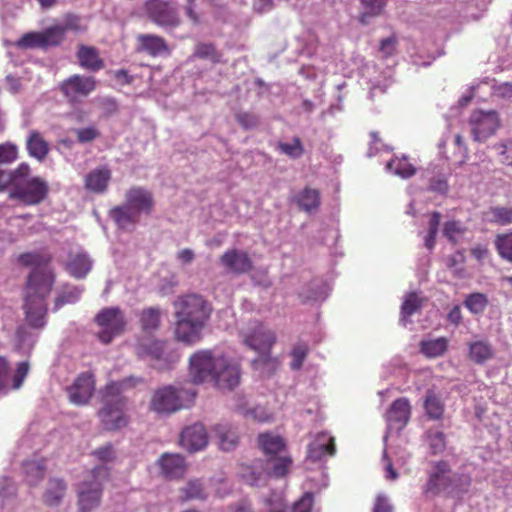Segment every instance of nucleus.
<instances>
[{
	"label": "nucleus",
	"mask_w": 512,
	"mask_h": 512,
	"mask_svg": "<svg viewBox=\"0 0 512 512\" xmlns=\"http://www.w3.org/2000/svg\"><path fill=\"white\" fill-rule=\"evenodd\" d=\"M175 339L187 346L195 345L203 338L213 307L202 295L187 293L179 295L173 302Z\"/></svg>",
	"instance_id": "obj_1"
},
{
	"label": "nucleus",
	"mask_w": 512,
	"mask_h": 512,
	"mask_svg": "<svg viewBox=\"0 0 512 512\" xmlns=\"http://www.w3.org/2000/svg\"><path fill=\"white\" fill-rule=\"evenodd\" d=\"M141 382V378L130 376L107 383L100 390L103 407L99 410L98 416L105 430L114 431L127 425L128 419L124 413L126 398L122 393Z\"/></svg>",
	"instance_id": "obj_2"
},
{
	"label": "nucleus",
	"mask_w": 512,
	"mask_h": 512,
	"mask_svg": "<svg viewBox=\"0 0 512 512\" xmlns=\"http://www.w3.org/2000/svg\"><path fill=\"white\" fill-rule=\"evenodd\" d=\"M54 286L52 274L42 275L34 272L27 276L24 288V313L25 320L32 328L40 329L46 324L47 315L46 299Z\"/></svg>",
	"instance_id": "obj_3"
},
{
	"label": "nucleus",
	"mask_w": 512,
	"mask_h": 512,
	"mask_svg": "<svg viewBox=\"0 0 512 512\" xmlns=\"http://www.w3.org/2000/svg\"><path fill=\"white\" fill-rule=\"evenodd\" d=\"M125 203L110 209L109 217L123 230L132 229L141 214L150 215L155 206L153 193L142 187L132 186L125 192Z\"/></svg>",
	"instance_id": "obj_4"
},
{
	"label": "nucleus",
	"mask_w": 512,
	"mask_h": 512,
	"mask_svg": "<svg viewBox=\"0 0 512 512\" xmlns=\"http://www.w3.org/2000/svg\"><path fill=\"white\" fill-rule=\"evenodd\" d=\"M471 485V478L464 473H453L447 461L440 460L432 463L431 470L423 486L427 496L445 494L448 496L466 493Z\"/></svg>",
	"instance_id": "obj_5"
},
{
	"label": "nucleus",
	"mask_w": 512,
	"mask_h": 512,
	"mask_svg": "<svg viewBox=\"0 0 512 512\" xmlns=\"http://www.w3.org/2000/svg\"><path fill=\"white\" fill-rule=\"evenodd\" d=\"M84 30L81 19L78 15L67 14L64 17L63 25H51L43 31H32L23 34L17 41L16 46L20 49H41L60 46L67 31L79 32Z\"/></svg>",
	"instance_id": "obj_6"
},
{
	"label": "nucleus",
	"mask_w": 512,
	"mask_h": 512,
	"mask_svg": "<svg viewBox=\"0 0 512 512\" xmlns=\"http://www.w3.org/2000/svg\"><path fill=\"white\" fill-rule=\"evenodd\" d=\"M110 470L105 465L95 466L77 485L79 512H92L101 503L103 484L109 479Z\"/></svg>",
	"instance_id": "obj_7"
},
{
	"label": "nucleus",
	"mask_w": 512,
	"mask_h": 512,
	"mask_svg": "<svg viewBox=\"0 0 512 512\" xmlns=\"http://www.w3.org/2000/svg\"><path fill=\"white\" fill-rule=\"evenodd\" d=\"M95 322L101 328L98 339L104 344L121 335L127 325L125 314L119 307L103 308L95 316Z\"/></svg>",
	"instance_id": "obj_8"
},
{
	"label": "nucleus",
	"mask_w": 512,
	"mask_h": 512,
	"mask_svg": "<svg viewBox=\"0 0 512 512\" xmlns=\"http://www.w3.org/2000/svg\"><path fill=\"white\" fill-rule=\"evenodd\" d=\"M220 358H216L209 349H200L189 358V377L194 384L213 381L219 366Z\"/></svg>",
	"instance_id": "obj_9"
},
{
	"label": "nucleus",
	"mask_w": 512,
	"mask_h": 512,
	"mask_svg": "<svg viewBox=\"0 0 512 512\" xmlns=\"http://www.w3.org/2000/svg\"><path fill=\"white\" fill-rule=\"evenodd\" d=\"M137 355L141 358H150L153 367L157 370H167L173 367L180 359L176 351H168L166 342L160 340H147L137 346Z\"/></svg>",
	"instance_id": "obj_10"
},
{
	"label": "nucleus",
	"mask_w": 512,
	"mask_h": 512,
	"mask_svg": "<svg viewBox=\"0 0 512 512\" xmlns=\"http://www.w3.org/2000/svg\"><path fill=\"white\" fill-rule=\"evenodd\" d=\"M49 192L48 183L41 177H32L9 192L11 199H16L27 206L38 205L43 202Z\"/></svg>",
	"instance_id": "obj_11"
},
{
	"label": "nucleus",
	"mask_w": 512,
	"mask_h": 512,
	"mask_svg": "<svg viewBox=\"0 0 512 512\" xmlns=\"http://www.w3.org/2000/svg\"><path fill=\"white\" fill-rule=\"evenodd\" d=\"M144 9L147 17L163 28H176L181 19L175 4L169 0H146Z\"/></svg>",
	"instance_id": "obj_12"
},
{
	"label": "nucleus",
	"mask_w": 512,
	"mask_h": 512,
	"mask_svg": "<svg viewBox=\"0 0 512 512\" xmlns=\"http://www.w3.org/2000/svg\"><path fill=\"white\" fill-rule=\"evenodd\" d=\"M182 407L180 391L171 385L157 389L150 400V409L157 414H171Z\"/></svg>",
	"instance_id": "obj_13"
},
{
	"label": "nucleus",
	"mask_w": 512,
	"mask_h": 512,
	"mask_svg": "<svg viewBox=\"0 0 512 512\" xmlns=\"http://www.w3.org/2000/svg\"><path fill=\"white\" fill-rule=\"evenodd\" d=\"M472 134L475 141H485L495 133L500 125L499 117L495 111L476 110L470 116Z\"/></svg>",
	"instance_id": "obj_14"
},
{
	"label": "nucleus",
	"mask_w": 512,
	"mask_h": 512,
	"mask_svg": "<svg viewBox=\"0 0 512 512\" xmlns=\"http://www.w3.org/2000/svg\"><path fill=\"white\" fill-rule=\"evenodd\" d=\"M96 79L93 76L74 74L60 83V91L70 101L79 97H87L96 89Z\"/></svg>",
	"instance_id": "obj_15"
},
{
	"label": "nucleus",
	"mask_w": 512,
	"mask_h": 512,
	"mask_svg": "<svg viewBox=\"0 0 512 512\" xmlns=\"http://www.w3.org/2000/svg\"><path fill=\"white\" fill-rule=\"evenodd\" d=\"M95 389V379L92 373L83 372L67 387V393L71 403L85 405L89 402Z\"/></svg>",
	"instance_id": "obj_16"
},
{
	"label": "nucleus",
	"mask_w": 512,
	"mask_h": 512,
	"mask_svg": "<svg viewBox=\"0 0 512 512\" xmlns=\"http://www.w3.org/2000/svg\"><path fill=\"white\" fill-rule=\"evenodd\" d=\"M52 256L49 253L41 251L25 252L19 255L18 262L25 267H32L28 275L39 272L42 275L52 274L53 280H56L54 269L50 267Z\"/></svg>",
	"instance_id": "obj_17"
},
{
	"label": "nucleus",
	"mask_w": 512,
	"mask_h": 512,
	"mask_svg": "<svg viewBox=\"0 0 512 512\" xmlns=\"http://www.w3.org/2000/svg\"><path fill=\"white\" fill-rule=\"evenodd\" d=\"M220 262L228 272L237 275L248 273L253 268V263L248 253L238 249L227 250L221 256Z\"/></svg>",
	"instance_id": "obj_18"
},
{
	"label": "nucleus",
	"mask_w": 512,
	"mask_h": 512,
	"mask_svg": "<svg viewBox=\"0 0 512 512\" xmlns=\"http://www.w3.org/2000/svg\"><path fill=\"white\" fill-rule=\"evenodd\" d=\"M207 443L206 429L200 423L186 427L180 435L181 446L191 453L202 450Z\"/></svg>",
	"instance_id": "obj_19"
},
{
	"label": "nucleus",
	"mask_w": 512,
	"mask_h": 512,
	"mask_svg": "<svg viewBox=\"0 0 512 512\" xmlns=\"http://www.w3.org/2000/svg\"><path fill=\"white\" fill-rule=\"evenodd\" d=\"M213 381L220 389L232 390L240 383V368L221 357Z\"/></svg>",
	"instance_id": "obj_20"
},
{
	"label": "nucleus",
	"mask_w": 512,
	"mask_h": 512,
	"mask_svg": "<svg viewBox=\"0 0 512 512\" xmlns=\"http://www.w3.org/2000/svg\"><path fill=\"white\" fill-rule=\"evenodd\" d=\"M245 344L259 353H270L276 342V335L273 331L258 325L254 331L245 336Z\"/></svg>",
	"instance_id": "obj_21"
},
{
	"label": "nucleus",
	"mask_w": 512,
	"mask_h": 512,
	"mask_svg": "<svg viewBox=\"0 0 512 512\" xmlns=\"http://www.w3.org/2000/svg\"><path fill=\"white\" fill-rule=\"evenodd\" d=\"M136 52L146 53L151 57H157L164 53L169 54L170 50L165 39L154 34H139L136 37Z\"/></svg>",
	"instance_id": "obj_22"
},
{
	"label": "nucleus",
	"mask_w": 512,
	"mask_h": 512,
	"mask_svg": "<svg viewBox=\"0 0 512 512\" xmlns=\"http://www.w3.org/2000/svg\"><path fill=\"white\" fill-rule=\"evenodd\" d=\"M76 57L79 66L91 72H97L104 68V60L100 57L99 50L94 46L79 44Z\"/></svg>",
	"instance_id": "obj_23"
},
{
	"label": "nucleus",
	"mask_w": 512,
	"mask_h": 512,
	"mask_svg": "<svg viewBox=\"0 0 512 512\" xmlns=\"http://www.w3.org/2000/svg\"><path fill=\"white\" fill-rule=\"evenodd\" d=\"M162 474L169 479L180 478L186 471V462L179 454L164 453L157 461Z\"/></svg>",
	"instance_id": "obj_24"
},
{
	"label": "nucleus",
	"mask_w": 512,
	"mask_h": 512,
	"mask_svg": "<svg viewBox=\"0 0 512 512\" xmlns=\"http://www.w3.org/2000/svg\"><path fill=\"white\" fill-rule=\"evenodd\" d=\"M336 452L335 440L325 433L317 435L316 439L308 445L307 458L318 461L326 455L333 456Z\"/></svg>",
	"instance_id": "obj_25"
},
{
	"label": "nucleus",
	"mask_w": 512,
	"mask_h": 512,
	"mask_svg": "<svg viewBox=\"0 0 512 512\" xmlns=\"http://www.w3.org/2000/svg\"><path fill=\"white\" fill-rule=\"evenodd\" d=\"M111 177V170L107 166H101L86 175L84 186L88 191L102 194L107 190Z\"/></svg>",
	"instance_id": "obj_26"
},
{
	"label": "nucleus",
	"mask_w": 512,
	"mask_h": 512,
	"mask_svg": "<svg viewBox=\"0 0 512 512\" xmlns=\"http://www.w3.org/2000/svg\"><path fill=\"white\" fill-rule=\"evenodd\" d=\"M66 271L76 279L84 278L92 269V261L86 252L69 253Z\"/></svg>",
	"instance_id": "obj_27"
},
{
	"label": "nucleus",
	"mask_w": 512,
	"mask_h": 512,
	"mask_svg": "<svg viewBox=\"0 0 512 512\" xmlns=\"http://www.w3.org/2000/svg\"><path fill=\"white\" fill-rule=\"evenodd\" d=\"M411 416V405L407 398L402 397L394 400L386 413L387 421L403 428Z\"/></svg>",
	"instance_id": "obj_28"
},
{
	"label": "nucleus",
	"mask_w": 512,
	"mask_h": 512,
	"mask_svg": "<svg viewBox=\"0 0 512 512\" xmlns=\"http://www.w3.org/2000/svg\"><path fill=\"white\" fill-rule=\"evenodd\" d=\"M26 149L30 157L42 162L50 152L49 143L38 130H31L26 138Z\"/></svg>",
	"instance_id": "obj_29"
},
{
	"label": "nucleus",
	"mask_w": 512,
	"mask_h": 512,
	"mask_svg": "<svg viewBox=\"0 0 512 512\" xmlns=\"http://www.w3.org/2000/svg\"><path fill=\"white\" fill-rule=\"evenodd\" d=\"M242 479L251 486L263 484L268 478V467L263 460H256L252 465H242Z\"/></svg>",
	"instance_id": "obj_30"
},
{
	"label": "nucleus",
	"mask_w": 512,
	"mask_h": 512,
	"mask_svg": "<svg viewBox=\"0 0 512 512\" xmlns=\"http://www.w3.org/2000/svg\"><path fill=\"white\" fill-rule=\"evenodd\" d=\"M67 490L64 480L51 478L47 483V487L43 493V502L48 507L59 506L62 502Z\"/></svg>",
	"instance_id": "obj_31"
},
{
	"label": "nucleus",
	"mask_w": 512,
	"mask_h": 512,
	"mask_svg": "<svg viewBox=\"0 0 512 512\" xmlns=\"http://www.w3.org/2000/svg\"><path fill=\"white\" fill-rule=\"evenodd\" d=\"M361 10L358 21L368 25L371 19L381 16L387 6V0H360Z\"/></svg>",
	"instance_id": "obj_32"
},
{
	"label": "nucleus",
	"mask_w": 512,
	"mask_h": 512,
	"mask_svg": "<svg viewBox=\"0 0 512 512\" xmlns=\"http://www.w3.org/2000/svg\"><path fill=\"white\" fill-rule=\"evenodd\" d=\"M293 202L305 212H312L320 206V192L310 187L303 188L293 197Z\"/></svg>",
	"instance_id": "obj_33"
},
{
	"label": "nucleus",
	"mask_w": 512,
	"mask_h": 512,
	"mask_svg": "<svg viewBox=\"0 0 512 512\" xmlns=\"http://www.w3.org/2000/svg\"><path fill=\"white\" fill-rule=\"evenodd\" d=\"M257 440L258 445L268 458L276 456L286 448L283 437L272 433H261Z\"/></svg>",
	"instance_id": "obj_34"
},
{
	"label": "nucleus",
	"mask_w": 512,
	"mask_h": 512,
	"mask_svg": "<svg viewBox=\"0 0 512 512\" xmlns=\"http://www.w3.org/2000/svg\"><path fill=\"white\" fill-rule=\"evenodd\" d=\"M423 406L430 419L439 420L444 415L445 405L441 399L440 393L434 388H430L426 391Z\"/></svg>",
	"instance_id": "obj_35"
},
{
	"label": "nucleus",
	"mask_w": 512,
	"mask_h": 512,
	"mask_svg": "<svg viewBox=\"0 0 512 512\" xmlns=\"http://www.w3.org/2000/svg\"><path fill=\"white\" fill-rule=\"evenodd\" d=\"M219 440V446L223 451H232L238 444V434L234 428L226 424L216 425L214 428Z\"/></svg>",
	"instance_id": "obj_36"
},
{
	"label": "nucleus",
	"mask_w": 512,
	"mask_h": 512,
	"mask_svg": "<svg viewBox=\"0 0 512 512\" xmlns=\"http://www.w3.org/2000/svg\"><path fill=\"white\" fill-rule=\"evenodd\" d=\"M265 462L268 467V477L281 478L284 477L292 465V458L289 456H273L267 458Z\"/></svg>",
	"instance_id": "obj_37"
},
{
	"label": "nucleus",
	"mask_w": 512,
	"mask_h": 512,
	"mask_svg": "<svg viewBox=\"0 0 512 512\" xmlns=\"http://www.w3.org/2000/svg\"><path fill=\"white\" fill-rule=\"evenodd\" d=\"M469 359L476 364H483L494 356L491 345L486 341H475L469 344Z\"/></svg>",
	"instance_id": "obj_38"
},
{
	"label": "nucleus",
	"mask_w": 512,
	"mask_h": 512,
	"mask_svg": "<svg viewBox=\"0 0 512 512\" xmlns=\"http://www.w3.org/2000/svg\"><path fill=\"white\" fill-rule=\"evenodd\" d=\"M493 243L498 256L512 264V231L496 234Z\"/></svg>",
	"instance_id": "obj_39"
},
{
	"label": "nucleus",
	"mask_w": 512,
	"mask_h": 512,
	"mask_svg": "<svg viewBox=\"0 0 512 512\" xmlns=\"http://www.w3.org/2000/svg\"><path fill=\"white\" fill-rule=\"evenodd\" d=\"M193 57L209 60L213 64L225 63L223 60V53L218 51L213 43H197Z\"/></svg>",
	"instance_id": "obj_40"
},
{
	"label": "nucleus",
	"mask_w": 512,
	"mask_h": 512,
	"mask_svg": "<svg viewBox=\"0 0 512 512\" xmlns=\"http://www.w3.org/2000/svg\"><path fill=\"white\" fill-rule=\"evenodd\" d=\"M448 347V341L444 337L434 340L422 341L420 344V351L426 357L436 358L442 356Z\"/></svg>",
	"instance_id": "obj_41"
},
{
	"label": "nucleus",
	"mask_w": 512,
	"mask_h": 512,
	"mask_svg": "<svg viewBox=\"0 0 512 512\" xmlns=\"http://www.w3.org/2000/svg\"><path fill=\"white\" fill-rule=\"evenodd\" d=\"M180 498L182 501L194 499L203 500L206 498L204 486L200 480H190L180 489Z\"/></svg>",
	"instance_id": "obj_42"
},
{
	"label": "nucleus",
	"mask_w": 512,
	"mask_h": 512,
	"mask_svg": "<svg viewBox=\"0 0 512 512\" xmlns=\"http://www.w3.org/2000/svg\"><path fill=\"white\" fill-rule=\"evenodd\" d=\"M489 222L498 226L512 225V207L493 206L489 208Z\"/></svg>",
	"instance_id": "obj_43"
},
{
	"label": "nucleus",
	"mask_w": 512,
	"mask_h": 512,
	"mask_svg": "<svg viewBox=\"0 0 512 512\" xmlns=\"http://www.w3.org/2000/svg\"><path fill=\"white\" fill-rule=\"evenodd\" d=\"M387 169L402 178H409L416 172L406 157L394 158L387 163Z\"/></svg>",
	"instance_id": "obj_44"
},
{
	"label": "nucleus",
	"mask_w": 512,
	"mask_h": 512,
	"mask_svg": "<svg viewBox=\"0 0 512 512\" xmlns=\"http://www.w3.org/2000/svg\"><path fill=\"white\" fill-rule=\"evenodd\" d=\"M27 481L30 485H36L45 475L46 465L44 460L28 461L24 464Z\"/></svg>",
	"instance_id": "obj_45"
},
{
	"label": "nucleus",
	"mask_w": 512,
	"mask_h": 512,
	"mask_svg": "<svg viewBox=\"0 0 512 512\" xmlns=\"http://www.w3.org/2000/svg\"><path fill=\"white\" fill-rule=\"evenodd\" d=\"M488 303L487 296L480 292L471 293L464 300V306L475 315L483 313Z\"/></svg>",
	"instance_id": "obj_46"
},
{
	"label": "nucleus",
	"mask_w": 512,
	"mask_h": 512,
	"mask_svg": "<svg viewBox=\"0 0 512 512\" xmlns=\"http://www.w3.org/2000/svg\"><path fill=\"white\" fill-rule=\"evenodd\" d=\"M277 149L292 159L300 158L304 153V147L299 137H294L291 143L278 142Z\"/></svg>",
	"instance_id": "obj_47"
},
{
	"label": "nucleus",
	"mask_w": 512,
	"mask_h": 512,
	"mask_svg": "<svg viewBox=\"0 0 512 512\" xmlns=\"http://www.w3.org/2000/svg\"><path fill=\"white\" fill-rule=\"evenodd\" d=\"M141 326L145 331H154L160 324V311L157 308H147L141 313Z\"/></svg>",
	"instance_id": "obj_48"
},
{
	"label": "nucleus",
	"mask_w": 512,
	"mask_h": 512,
	"mask_svg": "<svg viewBox=\"0 0 512 512\" xmlns=\"http://www.w3.org/2000/svg\"><path fill=\"white\" fill-rule=\"evenodd\" d=\"M422 307V299L416 292H410L406 295L402 306L401 315L403 319L412 316L416 311Z\"/></svg>",
	"instance_id": "obj_49"
},
{
	"label": "nucleus",
	"mask_w": 512,
	"mask_h": 512,
	"mask_svg": "<svg viewBox=\"0 0 512 512\" xmlns=\"http://www.w3.org/2000/svg\"><path fill=\"white\" fill-rule=\"evenodd\" d=\"M82 290L78 287H67L55 299L54 310L57 311L65 304H72L79 300Z\"/></svg>",
	"instance_id": "obj_50"
},
{
	"label": "nucleus",
	"mask_w": 512,
	"mask_h": 512,
	"mask_svg": "<svg viewBox=\"0 0 512 512\" xmlns=\"http://www.w3.org/2000/svg\"><path fill=\"white\" fill-rule=\"evenodd\" d=\"M309 353V347L304 342H299L295 344L291 350V362H290V368L292 370H300L307 355Z\"/></svg>",
	"instance_id": "obj_51"
},
{
	"label": "nucleus",
	"mask_w": 512,
	"mask_h": 512,
	"mask_svg": "<svg viewBox=\"0 0 512 512\" xmlns=\"http://www.w3.org/2000/svg\"><path fill=\"white\" fill-rule=\"evenodd\" d=\"M18 157V148L11 142L0 144V164H9Z\"/></svg>",
	"instance_id": "obj_52"
},
{
	"label": "nucleus",
	"mask_w": 512,
	"mask_h": 512,
	"mask_svg": "<svg viewBox=\"0 0 512 512\" xmlns=\"http://www.w3.org/2000/svg\"><path fill=\"white\" fill-rule=\"evenodd\" d=\"M429 445L433 454H437L442 452L446 447L445 435L442 431H432L428 432Z\"/></svg>",
	"instance_id": "obj_53"
},
{
	"label": "nucleus",
	"mask_w": 512,
	"mask_h": 512,
	"mask_svg": "<svg viewBox=\"0 0 512 512\" xmlns=\"http://www.w3.org/2000/svg\"><path fill=\"white\" fill-rule=\"evenodd\" d=\"M92 455L103 463H111L116 459V453L111 443H107L102 447L95 449Z\"/></svg>",
	"instance_id": "obj_54"
},
{
	"label": "nucleus",
	"mask_w": 512,
	"mask_h": 512,
	"mask_svg": "<svg viewBox=\"0 0 512 512\" xmlns=\"http://www.w3.org/2000/svg\"><path fill=\"white\" fill-rule=\"evenodd\" d=\"M75 134L77 141L82 144L93 142L101 135L100 131L94 126L76 129Z\"/></svg>",
	"instance_id": "obj_55"
},
{
	"label": "nucleus",
	"mask_w": 512,
	"mask_h": 512,
	"mask_svg": "<svg viewBox=\"0 0 512 512\" xmlns=\"http://www.w3.org/2000/svg\"><path fill=\"white\" fill-rule=\"evenodd\" d=\"M465 232V228L458 221H448L444 225L443 234L452 243H457V236Z\"/></svg>",
	"instance_id": "obj_56"
},
{
	"label": "nucleus",
	"mask_w": 512,
	"mask_h": 512,
	"mask_svg": "<svg viewBox=\"0 0 512 512\" xmlns=\"http://www.w3.org/2000/svg\"><path fill=\"white\" fill-rule=\"evenodd\" d=\"M30 166L27 163H21L16 169L8 172L12 178V187L17 186L19 183L27 181L30 175Z\"/></svg>",
	"instance_id": "obj_57"
},
{
	"label": "nucleus",
	"mask_w": 512,
	"mask_h": 512,
	"mask_svg": "<svg viewBox=\"0 0 512 512\" xmlns=\"http://www.w3.org/2000/svg\"><path fill=\"white\" fill-rule=\"evenodd\" d=\"M498 153L499 161L508 166H512V141H505L494 146Z\"/></svg>",
	"instance_id": "obj_58"
},
{
	"label": "nucleus",
	"mask_w": 512,
	"mask_h": 512,
	"mask_svg": "<svg viewBox=\"0 0 512 512\" xmlns=\"http://www.w3.org/2000/svg\"><path fill=\"white\" fill-rule=\"evenodd\" d=\"M236 121L245 130L256 128L259 124V118L254 113L241 112L236 115Z\"/></svg>",
	"instance_id": "obj_59"
},
{
	"label": "nucleus",
	"mask_w": 512,
	"mask_h": 512,
	"mask_svg": "<svg viewBox=\"0 0 512 512\" xmlns=\"http://www.w3.org/2000/svg\"><path fill=\"white\" fill-rule=\"evenodd\" d=\"M314 504L313 494L306 492L294 503L292 512H311Z\"/></svg>",
	"instance_id": "obj_60"
},
{
	"label": "nucleus",
	"mask_w": 512,
	"mask_h": 512,
	"mask_svg": "<svg viewBox=\"0 0 512 512\" xmlns=\"http://www.w3.org/2000/svg\"><path fill=\"white\" fill-rule=\"evenodd\" d=\"M398 40L395 35L384 38L380 41L379 51L382 53L383 58H388L394 55L396 51Z\"/></svg>",
	"instance_id": "obj_61"
},
{
	"label": "nucleus",
	"mask_w": 512,
	"mask_h": 512,
	"mask_svg": "<svg viewBox=\"0 0 512 512\" xmlns=\"http://www.w3.org/2000/svg\"><path fill=\"white\" fill-rule=\"evenodd\" d=\"M28 372H29L28 362L18 363L16 372L12 378V388L13 389H19L22 386L26 376L28 375Z\"/></svg>",
	"instance_id": "obj_62"
},
{
	"label": "nucleus",
	"mask_w": 512,
	"mask_h": 512,
	"mask_svg": "<svg viewBox=\"0 0 512 512\" xmlns=\"http://www.w3.org/2000/svg\"><path fill=\"white\" fill-rule=\"evenodd\" d=\"M9 363L7 359L0 356V392L6 391L9 378Z\"/></svg>",
	"instance_id": "obj_63"
},
{
	"label": "nucleus",
	"mask_w": 512,
	"mask_h": 512,
	"mask_svg": "<svg viewBox=\"0 0 512 512\" xmlns=\"http://www.w3.org/2000/svg\"><path fill=\"white\" fill-rule=\"evenodd\" d=\"M373 512H392V506L388 503L386 497L379 495L376 498Z\"/></svg>",
	"instance_id": "obj_64"
}]
</instances>
